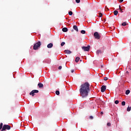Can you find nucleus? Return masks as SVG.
Masks as SVG:
<instances>
[{
  "mask_svg": "<svg viewBox=\"0 0 131 131\" xmlns=\"http://www.w3.org/2000/svg\"><path fill=\"white\" fill-rule=\"evenodd\" d=\"M64 53H66V54H71L72 52L70 51V50H64Z\"/></svg>",
  "mask_w": 131,
  "mask_h": 131,
  "instance_id": "obj_11",
  "label": "nucleus"
},
{
  "mask_svg": "<svg viewBox=\"0 0 131 131\" xmlns=\"http://www.w3.org/2000/svg\"><path fill=\"white\" fill-rule=\"evenodd\" d=\"M65 45V42H62L61 43V46L63 47Z\"/></svg>",
  "mask_w": 131,
  "mask_h": 131,
  "instance_id": "obj_24",
  "label": "nucleus"
},
{
  "mask_svg": "<svg viewBox=\"0 0 131 131\" xmlns=\"http://www.w3.org/2000/svg\"><path fill=\"white\" fill-rule=\"evenodd\" d=\"M106 91V86L105 85H102L101 88V92L102 93H104Z\"/></svg>",
  "mask_w": 131,
  "mask_h": 131,
  "instance_id": "obj_7",
  "label": "nucleus"
},
{
  "mask_svg": "<svg viewBox=\"0 0 131 131\" xmlns=\"http://www.w3.org/2000/svg\"><path fill=\"white\" fill-rule=\"evenodd\" d=\"M91 48V46H88V47H82V49L84 51V52H89L90 51V48Z\"/></svg>",
  "mask_w": 131,
  "mask_h": 131,
  "instance_id": "obj_6",
  "label": "nucleus"
},
{
  "mask_svg": "<svg viewBox=\"0 0 131 131\" xmlns=\"http://www.w3.org/2000/svg\"><path fill=\"white\" fill-rule=\"evenodd\" d=\"M38 86L39 89H42V88H43V84L41 83H39L38 84Z\"/></svg>",
  "mask_w": 131,
  "mask_h": 131,
  "instance_id": "obj_8",
  "label": "nucleus"
},
{
  "mask_svg": "<svg viewBox=\"0 0 131 131\" xmlns=\"http://www.w3.org/2000/svg\"><path fill=\"white\" fill-rule=\"evenodd\" d=\"M79 60H80V58H79V57H77L75 59V62H76V63H78Z\"/></svg>",
  "mask_w": 131,
  "mask_h": 131,
  "instance_id": "obj_14",
  "label": "nucleus"
},
{
  "mask_svg": "<svg viewBox=\"0 0 131 131\" xmlns=\"http://www.w3.org/2000/svg\"><path fill=\"white\" fill-rule=\"evenodd\" d=\"M119 103V101H118V100H116V101H115V104H118Z\"/></svg>",
  "mask_w": 131,
  "mask_h": 131,
  "instance_id": "obj_25",
  "label": "nucleus"
},
{
  "mask_svg": "<svg viewBox=\"0 0 131 131\" xmlns=\"http://www.w3.org/2000/svg\"><path fill=\"white\" fill-rule=\"evenodd\" d=\"M39 91L38 90H34L30 93L29 95L30 96H32V97H34L35 94H37L38 93H39Z\"/></svg>",
  "mask_w": 131,
  "mask_h": 131,
  "instance_id": "obj_4",
  "label": "nucleus"
},
{
  "mask_svg": "<svg viewBox=\"0 0 131 131\" xmlns=\"http://www.w3.org/2000/svg\"><path fill=\"white\" fill-rule=\"evenodd\" d=\"M94 36L95 38H96V39H100L101 36H100V34H99V33H98V32H95L94 34Z\"/></svg>",
  "mask_w": 131,
  "mask_h": 131,
  "instance_id": "obj_5",
  "label": "nucleus"
},
{
  "mask_svg": "<svg viewBox=\"0 0 131 131\" xmlns=\"http://www.w3.org/2000/svg\"><path fill=\"white\" fill-rule=\"evenodd\" d=\"M104 80L106 81V80H108V78L107 77H105L104 78Z\"/></svg>",
  "mask_w": 131,
  "mask_h": 131,
  "instance_id": "obj_28",
  "label": "nucleus"
},
{
  "mask_svg": "<svg viewBox=\"0 0 131 131\" xmlns=\"http://www.w3.org/2000/svg\"><path fill=\"white\" fill-rule=\"evenodd\" d=\"M47 48H48V49H52V48H53V43H50L48 44L47 45Z\"/></svg>",
  "mask_w": 131,
  "mask_h": 131,
  "instance_id": "obj_9",
  "label": "nucleus"
},
{
  "mask_svg": "<svg viewBox=\"0 0 131 131\" xmlns=\"http://www.w3.org/2000/svg\"><path fill=\"white\" fill-rule=\"evenodd\" d=\"M114 14L115 16H117V15L118 14V11L117 10L114 11Z\"/></svg>",
  "mask_w": 131,
  "mask_h": 131,
  "instance_id": "obj_15",
  "label": "nucleus"
},
{
  "mask_svg": "<svg viewBox=\"0 0 131 131\" xmlns=\"http://www.w3.org/2000/svg\"><path fill=\"white\" fill-rule=\"evenodd\" d=\"M41 43H40V41H38L35 44H34L33 46V50H38V48L40 47Z\"/></svg>",
  "mask_w": 131,
  "mask_h": 131,
  "instance_id": "obj_2",
  "label": "nucleus"
},
{
  "mask_svg": "<svg viewBox=\"0 0 131 131\" xmlns=\"http://www.w3.org/2000/svg\"><path fill=\"white\" fill-rule=\"evenodd\" d=\"M103 65L101 66V68H103Z\"/></svg>",
  "mask_w": 131,
  "mask_h": 131,
  "instance_id": "obj_36",
  "label": "nucleus"
},
{
  "mask_svg": "<svg viewBox=\"0 0 131 131\" xmlns=\"http://www.w3.org/2000/svg\"><path fill=\"white\" fill-rule=\"evenodd\" d=\"M107 126H111V123H107Z\"/></svg>",
  "mask_w": 131,
  "mask_h": 131,
  "instance_id": "obj_29",
  "label": "nucleus"
},
{
  "mask_svg": "<svg viewBox=\"0 0 131 131\" xmlns=\"http://www.w3.org/2000/svg\"><path fill=\"white\" fill-rule=\"evenodd\" d=\"M121 104L122 106H125V101H122Z\"/></svg>",
  "mask_w": 131,
  "mask_h": 131,
  "instance_id": "obj_22",
  "label": "nucleus"
},
{
  "mask_svg": "<svg viewBox=\"0 0 131 131\" xmlns=\"http://www.w3.org/2000/svg\"><path fill=\"white\" fill-rule=\"evenodd\" d=\"M79 92L82 98H86L90 92V83L86 82L82 84L80 86Z\"/></svg>",
  "mask_w": 131,
  "mask_h": 131,
  "instance_id": "obj_1",
  "label": "nucleus"
},
{
  "mask_svg": "<svg viewBox=\"0 0 131 131\" xmlns=\"http://www.w3.org/2000/svg\"><path fill=\"white\" fill-rule=\"evenodd\" d=\"M62 31L63 32H67V31H68V29H67V28H63L62 29Z\"/></svg>",
  "mask_w": 131,
  "mask_h": 131,
  "instance_id": "obj_13",
  "label": "nucleus"
},
{
  "mask_svg": "<svg viewBox=\"0 0 131 131\" xmlns=\"http://www.w3.org/2000/svg\"><path fill=\"white\" fill-rule=\"evenodd\" d=\"M90 119H94V117H93V116H91L90 117Z\"/></svg>",
  "mask_w": 131,
  "mask_h": 131,
  "instance_id": "obj_31",
  "label": "nucleus"
},
{
  "mask_svg": "<svg viewBox=\"0 0 131 131\" xmlns=\"http://www.w3.org/2000/svg\"><path fill=\"white\" fill-rule=\"evenodd\" d=\"M100 113H101V114L102 115H103V114H104V113H103V112H101Z\"/></svg>",
  "mask_w": 131,
  "mask_h": 131,
  "instance_id": "obj_35",
  "label": "nucleus"
},
{
  "mask_svg": "<svg viewBox=\"0 0 131 131\" xmlns=\"http://www.w3.org/2000/svg\"><path fill=\"white\" fill-rule=\"evenodd\" d=\"M73 14V12H72V11L69 12V15H70V16H72Z\"/></svg>",
  "mask_w": 131,
  "mask_h": 131,
  "instance_id": "obj_20",
  "label": "nucleus"
},
{
  "mask_svg": "<svg viewBox=\"0 0 131 131\" xmlns=\"http://www.w3.org/2000/svg\"><path fill=\"white\" fill-rule=\"evenodd\" d=\"M130 110H131V106H128L127 108V111H128V112H129V111H130Z\"/></svg>",
  "mask_w": 131,
  "mask_h": 131,
  "instance_id": "obj_19",
  "label": "nucleus"
},
{
  "mask_svg": "<svg viewBox=\"0 0 131 131\" xmlns=\"http://www.w3.org/2000/svg\"><path fill=\"white\" fill-rule=\"evenodd\" d=\"M96 54L97 55H100V54H102V51L101 50H98L96 51Z\"/></svg>",
  "mask_w": 131,
  "mask_h": 131,
  "instance_id": "obj_12",
  "label": "nucleus"
},
{
  "mask_svg": "<svg viewBox=\"0 0 131 131\" xmlns=\"http://www.w3.org/2000/svg\"><path fill=\"white\" fill-rule=\"evenodd\" d=\"M58 69H59V70H61V69H62V66H59L58 67Z\"/></svg>",
  "mask_w": 131,
  "mask_h": 131,
  "instance_id": "obj_30",
  "label": "nucleus"
},
{
  "mask_svg": "<svg viewBox=\"0 0 131 131\" xmlns=\"http://www.w3.org/2000/svg\"><path fill=\"white\" fill-rule=\"evenodd\" d=\"M122 26H126V21H125L122 24Z\"/></svg>",
  "mask_w": 131,
  "mask_h": 131,
  "instance_id": "obj_18",
  "label": "nucleus"
},
{
  "mask_svg": "<svg viewBox=\"0 0 131 131\" xmlns=\"http://www.w3.org/2000/svg\"><path fill=\"white\" fill-rule=\"evenodd\" d=\"M119 10H121V12H122V9H121V7H120V6H119Z\"/></svg>",
  "mask_w": 131,
  "mask_h": 131,
  "instance_id": "obj_32",
  "label": "nucleus"
},
{
  "mask_svg": "<svg viewBox=\"0 0 131 131\" xmlns=\"http://www.w3.org/2000/svg\"><path fill=\"white\" fill-rule=\"evenodd\" d=\"M76 3H77V4H79V3H80V0H76Z\"/></svg>",
  "mask_w": 131,
  "mask_h": 131,
  "instance_id": "obj_27",
  "label": "nucleus"
},
{
  "mask_svg": "<svg viewBox=\"0 0 131 131\" xmlns=\"http://www.w3.org/2000/svg\"><path fill=\"white\" fill-rule=\"evenodd\" d=\"M123 2V0H119V3H122Z\"/></svg>",
  "mask_w": 131,
  "mask_h": 131,
  "instance_id": "obj_33",
  "label": "nucleus"
},
{
  "mask_svg": "<svg viewBox=\"0 0 131 131\" xmlns=\"http://www.w3.org/2000/svg\"><path fill=\"white\" fill-rule=\"evenodd\" d=\"M71 72H72V73H73V72H74V70H72Z\"/></svg>",
  "mask_w": 131,
  "mask_h": 131,
  "instance_id": "obj_34",
  "label": "nucleus"
},
{
  "mask_svg": "<svg viewBox=\"0 0 131 131\" xmlns=\"http://www.w3.org/2000/svg\"><path fill=\"white\" fill-rule=\"evenodd\" d=\"M99 17H103V14H102V13H99Z\"/></svg>",
  "mask_w": 131,
  "mask_h": 131,
  "instance_id": "obj_23",
  "label": "nucleus"
},
{
  "mask_svg": "<svg viewBox=\"0 0 131 131\" xmlns=\"http://www.w3.org/2000/svg\"><path fill=\"white\" fill-rule=\"evenodd\" d=\"M3 128V123H1L0 124V129H2Z\"/></svg>",
  "mask_w": 131,
  "mask_h": 131,
  "instance_id": "obj_26",
  "label": "nucleus"
},
{
  "mask_svg": "<svg viewBox=\"0 0 131 131\" xmlns=\"http://www.w3.org/2000/svg\"><path fill=\"white\" fill-rule=\"evenodd\" d=\"M73 29H74V30H76V31H77V32H78V28H77V26H76L75 25L74 26Z\"/></svg>",
  "mask_w": 131,
  "mask_h": 131,
  "instance_id": "obj_10",
  "label": "nucleus"
},
{
  "mask_svg": "<svg viewBox=\"0 0 131 131\" xmlns=\"http://www.w3.org/2000/svg\"><path fill=\"white\" fill-rule=\"evenodd\" d=\"M129 93H130V91L129 90H127L126 91L125 94H126V95H128V94H129Z\"/></svg>",
  "mask_w": 131,
  "mask_h": 131,
  "instance_id": "obj_16",
  "label": "nucleus"
},
{
  "mask_svg": "<svg viewBox=\"0 0 131 131\" xmlns=\"http://www.w3.org/2000/svg\"><path fill=\"white\" fill-rule=\"evenodd\" d=\"M55 94L59 96L60 95V91H56L55 92Z\"/></svg>",
  "mask_w": 131,
  "mask_h": 131,
  "instance_id": "obj_17",
  "label": "nucleus"
},
{
  "mask_svg": "<svg viewBox=\"0 0 131 131\" xmlns=\"http://www.w3.org/2000/svg\"><path fill=\"white\" fill-rule=\"evenodd\" d=\"M6 129L10 130L11 129V126L10 125H4L1 131L6 130Z\"/></svg>",
  "mask_w": 131,
  "mask_h": 131,
  "instance_id": "obj_3",
  "label": "nucleus"
},
{
  "mask_svg": "<svg viewBox=\"0 0 131 131\" xmlns=\"http://www.w3.org/2000/svg\"><path fill=\"white\" fill-rule=\"evenodd\" d=\"M81 33L82 34H85V31H84V30H81Z\"/></svg>",
  "mask_w": 131,
  "mask_h": 131,
  "instance_id": "obj_21",
  "label": "nucleus"
}]
</instances>
